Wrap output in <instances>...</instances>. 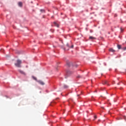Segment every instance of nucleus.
<instances>
[{
  "instance_id": "obj_1",
  "label": "nucleus",
  "mask_w": 126,
  "mask_h": 126,
  "mask_svg": "<svg viewBox=\"0 0 126 126\" xmlns=\"http://www.w3.org/2000/svg\"><path fill=\"white\" fill-rule=\"evenodd\" d=\"M21 63H22V61L20 60H17L15 63V65L17 67H21Z\"/></svg>"
},
{
  "instance_id": "obj_2",
  "label": "nucleus",
  "mask_w": 126,
  "mask_h": 126,
  "mask_svg": "<svg viewBox=\"0 0 126 126\" xmlns=\"http://www.w3.org/2000/svg\"><path fill=\"white\" fill-rule=\"evenodd\" d=\"M66 46L68 48L73 49V45H71V43H70V44L67 43L66 44Z\"/></svg>"
},
{
  "instance_id": "obj_3",
  "label": "nucleus",
  "mask_w": 126,
  "mask_h": 126,
  "mask_svg": "<svg viewBox=\"0 0 126 126\" xmlns=\"http://www.w3.org/2000/svg\"><path fill=\"white\" fill-rule=\"evenodd\" d=\"M37 82L38 83H39V84H41V85H45V83H44V82H43L41 80L37 81Z\"/></svg>"
},
{
  "instance_id": "obj_4",
  "label": "nucleus",
  "mask_w": 126,
  "mask_h": 126,
  "mask_svg": "<svg viewBox=\"0 0 126 126\" xmlns=\"http://www.w3.org/2000/svg\"><path fill=\"white\" fill-rule=\"evenodd\" d=\"M19 72H20V73H21V74H23L24 75H25V72H24V71H23V70H21V69H19L18 70Z\"/></svg>"
},
{
  "instance_id": "obj_5",
  "label": "nucleus",
  "mask_w": 126,
  "mask_h": 126,
  "mask_svg": "<svg viewBox=\"0 0 126 126\" xmlns=\"http://www.w3.org/2000/svg\"><path fill=\"white\" fill-rule=\"evenodd\" d=\"M109 52H111L112 53H115V52H116V50L113 49V48H110Z\"/></svg>"
},
{
  "instance_id": "obj_6",
  "label": "nucleus",
  "mask_w": 126,
  "mask_h": 126,
  "mask_svg": "<svg viewBox=\"0 0 126 126\" xmlns=\"http://www.w3.org/2000/svg\"><path fill=\"white\" fill-rule=\"evenodd\" d=\"M89 39H90V40H96L95 37H93V36H90V37H89Z\"/></svg>"
},
{
  "instance_id": "obj_7",
  "label": "nucleus",
  "mask_w": 126,
  "mask_h": 126,
  "mask_svg": "<svg viewBox=\"0 0 126 126\" xmlns=\"http://www.w3.org/2000/svg\"><path fill=\"white\" fill-rule=\"evenodd\" d=\"M54 24L55 25V26H56V27L59 28V26H60L59 25V24H57V23H56V22H54Z\"/></svg>"
},
{
  "instance_id": "obj_8",
  "label": "nucleus",
  "mask_w": 126,
  "mask_h": 126,
  "mask_svg": "<svg viewBox=\"0 0 126 126\" xmlns=\"http://www.w3.org/2000/svg\"><path fill=\"white\" fill-rule=\"evenodd\" d=\"M102 84H103V85L108 84V81H104L102 82Z\"/></svg>"
},
{
  "instance_id": "obj_9",
  "label": "nucleus",
  "mask_w": 126,
  "mask_h": 126,
  "mask_svg": "<svg viewBox=\"0 0 126 126\" xmlns=\"http://www.w3.org/2000/svg\"><path fill=\"white\" fill-rule=\"evenodd\" d=\"M117 47H118V49H119V50H120V49H122V46H121V45H118Z\"/></svg>"
},
{
  "instance_id": "obj_10",
  "label": "nucleus",
  "mask_w": 126,
  "mask_h": 126,
  "mask_svg": "<svg viewBox=\"0 0 126 126\" xmlns=\"http://www.w3.org/2000/svg\"><path fill=\"white\" fill-rule=\"evenodd\" d=\"M32 78H33V79H34V80H36V81H38L37 80V78H36V77H34V76H32Z\"/></svg>"
},
{
  "instance_id": "obj_11",
  "label": "nucleus",
  "mask_w": 126,
  "mask_h": 126,
  "mask_svg": "<svg viewBox=\"0 0 126 126\" xmlns=\"http://www.w3.org/2000/svg\"><path fill=\"white\" fill-rule=\"evenodd\" d=\"M19 6H22V2H19L18 3Z\"/></svg>"
},
{
  "instance_id": "obj_12",
  "label": "nucleus",
  "mask_w": 126,
  "mask_h": 126,
  "mask_svg": "<svg viewBox=\"0 0 126 126\" xmlns=\"http://www.w3.org/2000/svg\"><path fill=\"white\" fill-rule=\"evenodd\" d=\"M71 73V72H70V71H69V70H68L66 72L67 75H68V74H70Z\"/></svg>"
},
{
  "instance_id": "obj_13",
  "label": "nucleus",
  "mask_w": 126,
  "mask_h": 126,
  "mask_svg": "<svg viewBox=\"0 0 126 126\" xmlns=\"http://www.w3.org/2000/svg\"><path fill=\"white\" fill-rule=\"evenodd\" d=\"M63 88H65V89L68 88V86H67L66 85H64L63 86Z\"/></svg>"
},
{
  "instance_id": "obj_14",
  "label": "nucleus",
  "mask_w": 126,
  "mask_h": 126,
  "mask_svg": "<svg viewBox=\"0 0 126 126\" xmlns=\"http://www.w3.org/2000/svg\"><path fill=\"white\" fill-rule=\"evenodd\" d=\"M40 11H41V12H45V10H44V9H41V10H40Z\"/></svg>"
},
{
  "instance_id": "obj_15",
  "label": "nucleus",
  "mask_w": 126,
  "mask_h": 126,
  "mask_svg": "<svg viewBox=\"0 0 126 126\" xmlns=\"http://www.w3.org/2000/svg\"><path fill=\"white\" fill-rule=\"evenodd\" d=\"M78 78H81V76L80 75H78L77 77Z\"/></svg>"
},
{
  "instance_id": "obj_16",
  "label": "nucleus",
  "mask_w": 126,
  "mask_h": 126,
  "mask_svg": "<svg viewBox=\"0 0 126 126\" xmlns=\"http://www.w3.org/2000/svg\"><path fill=\"white\" fill-rule=\"evenodd\" d=\"M70 63H67V64L69 66H70Z\"/></svg>"
},
{
  "instance_id": "obj_17",
  "label": "nucleus",
  "mask_w": 126,
  "mask_h": 126,
  "mask_svg": "<svg viewBox=\"0 0 126 126\" xmlns=\"http://www.w3.org/2000/svg\"><path fill=\"white\" fill-rule=\"evenodd\" d=\"M124 50L125 51H126V47L124 48Z\"/></svg>"
},
{
  "instance_id": "obj_18",
  "label": "nucleus",
  "mask_w": 126,
  "mask_h": 126,
  "mask_svg": "<svg viewBox=\"0 0 126 126\" xmlns=\"http://www.w3.org/2000/svg\"><path fill=\"white\" fill-rule=\"evenodd\" d=\"M94 119H97V116H94Z\"/></svg>"
},
{
  "instance_id": "obj_19",
  "label": "nucleus",
  "mask_w": 126,
  "mask_h": 126,
  "mask_svg": "<svg viewBox=\"0 0 126 126\" xmlns=\"http://www.w3.org/2000/svg\"><path fill=\"white\" fill-rule=\"evenodd\" d=\"M121 31H123V29H121Z\"/></svg>"
},
{
  "instance_id": "obj_20",
  "label": "nucleus",
  "mask_w": 126,
  "mask_h": 126,
  "mask_svg": "<svg viewBox=\"0 0 126 126\" xmlns=\"http://www.w3.org/2000/svg\"><path fill=\"white\" fill-rule=\"evenodd\" d=\"M118 85H120V83H118Z\"/></svg>"
},
{
  "instance_id": "obj_21",
  "label": "nucleus",
  "mask_w": 126,
  "mask_h": 126,
  "mask_svg": "<svg viewBox=\"0 0 126 126\" xmlns=\"http://www.w3.org/2000/svg\"><path fill=\"white\" fill-rule=\"evenodd\" d=\"M78 96H79V94H78Z\"/></svg>"
}]
</instances>
